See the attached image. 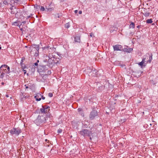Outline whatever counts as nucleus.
<instances>
[{
  "mask_svg": "<svg viewBox=\"0 0 158 158\" xmlns=\"http://www.w3.org/2000/svg\"><path fill=\"white\" fill-rule=\"evenodd\" d=\"M41 96V94L40 93H38L35 96L34 98L36 101H40L41 100V98H40Z\"/></svg>",
  "mask_w": 158,
  "mask_h": 158,
  "instance_id": "obj_12",
  "label": "nucleus"
},
{
  "mask_svg": "<svg viewBox=\"0 0 158 158\" xmlns=\"http://www.w3.org/2000/svg\"><path fill=\"white\" fill-rule=\"evenodd\" d=\"M65 27L66 28H68L70 27V24L69 23H67L65 24Z\"/></svg>",
  "mask_w": 158,
  "mask_h": 158,
  "instance_id": "obj_23",
  "label": "nucleus"
},
{
  "mask_svg": "<svg viewBox=\"0 0 158 158\" xmlns=\"http://www.w3.org/2000/svg\"><path fill=\"white\" fill-rule=\"evenodd\" d=\"M82 12L80 10L79 11L78 13L79 14H82Z\"/></svg>",
  "mask_w": 158,
  "mask_h": 158,
  "instance_id": "obj_49",
  "label": "nucleus"
},
{
  "mask_svg": "<svg viewBox=\"0 0 158 158\" xmlns=\"http://www.w3.org/2000/svg\"><path fill=\"white\" fill-rule=\"evenodd\" d=\"M45 141L46 142H47V143H48V142H49V140H48L47 139H46L45 140Z\"/></svg>",
  "mask_w": 158,
  "mask_h": 158,
  "instance_id": "obj_50",
  "label": "nucleus"
},
{
  "mask_svg": "<svg viewBox=\"0 0 158 158\" xmlns=\"http://www.w3.org/2000/svg\"><path fill=\"white\" fill-rule=\"evenodd\" d=\"M40 98H42V99L44 100L45 99V97H44L43 96H41L40 97Z\"/></svg>",
  "mask_w": 158,
  "mask_h": 158,
  "instance_id": "obj_46",
  "label": "nucleus"
},
{
  "mask_svg": "<svg viewBox=\"0 0 158 158\" xmlns=\"http://www.w3.org/2000/svg\"><path fill=\"white\" fill-rule=\"evenodd\" d=\"M17 9L16 8L13 9V10L11 11V13L12 14H15L17 12Z\"/></svg>",
  "mask_w": 158,
  "mask_h": 158,
  "instance_id": "obj_18",
  "label": "nucleus"
},
{
  "mask_svg": "<svg viewBox=\"0 0 158 158\" xmlns=\"http://www.w3.org/2000/svg\"><path fill=\"white\" fill-rule=\"evenodd\" d=\"M130 28H133L135 27V24L134 23L131 22L130 25L129 27Z\"/></svg>",
  "mask_w": 158,
  "mask_h": 158,
  "instance_id": "obj_20",
  "label": "nucleus"
},
{
  "mask_svg": "<svg viewBox=\"0 0 158 158\" xmlns=\"http://www.w3.org/2000/svg\"><path fill=\"white\" fill-rule=\"evenodd\" d=\"M30 17H31V15H29V16H28L27 17L26 19H28Z\"/></svg>",
  "mask_w": 158,
  "mask_h": 158,
  "instance_id": "obj_48",
  "label": "nucleus"
},
{
  "mask_svg": "<svg viewBox=\"0 0 158 158\" xmlns=\"http://www.w3.org/2000/svg\"><path fill=\"white\" fill-rule=\"evenodd\" d=\"M147 58L148 59V56H147Z\"/></svg>",
  "mask_w": 158,
  "mask_h": 158,
  "instance_id": "obj_64",
  "label": "nucleus"
},
{
  "mask_svg": "<svg viewBox=\"0 0 158 158\" xmlns=\"http://www.w3.org/2000/svg\"><path fill=\"white\" fill-rule=\"evenodd\" d=\"M77 110L79 113L83 111L82 109L81 108H79L77 109Z\"/></svg>",
  "mask_w": 158,
  "mask_h": 158,
  "instance_id": "obj_37",
  "label": "nucleus"
},
{
  "mask_svg": "<svg viewBox=\"0 0 158 158\" xmlns=\"http://www.w3.org/2000/svg\"><path fill=\"white\" fill-rule=\"evenodd\" d=\"M20 96L22 98H26V96L25 95H24V94L22 93H21L20 94Z\"/></svg>",
  "mask_w": 158,
  "mask_h": 158,
  "instance_id": "obj_25",
  "label": "nucleus"
},
{
  "mask_svg": "<svg viewBox=\"0 0 158 158\" xmlns=\"http://www.w3.org/2000/svg\"><path fill=\"white\" fill-rule=\"evenodd\" d=\"M152 19H149L147 20L146 23H152Z\"/></svg>",
  "mask_w": 158,
  "mask_h": 158,
  "instance_id": "obj_22",
  "label": "nucleus"
},
{
  "mask_svg": "<svg viewBox=\"0 0 158 158\" xmlns=\"http://www.w3.org/2000/svg\"><path fill=\"white\" fill-rule=\"evenodd\" d=\"M146 59V58H143V59H142V61H143V63H144L145 62V60Z\"/></svg>",
  "mask_w": 158,
  "mask_h": 158,
  "instance_id": "obj_41",
  "label": "nucleus"
},
{
  "mask_svg": "<svg viewBox=\"0 0 158 158\" xmlns=\"http://www.w3.org/2000/svg\"><path fill=\"white\" fill-rule=\"evenodd\" d=\"M2 85H3L4 84V82H2Z\"/></svg>",
  "mask_w": 158,
  "mask_h": 158,
  "instance_id": "obj_60",
  "label": "nucleus"
},
{
  "mask_svg": "<svg viewBox=\"0 0 158 158\" xmlns=\"http://www.w3.org/2000/svg\"><path fill=\"white\" fill-rule=\"evenodd\" d=\"M33 66H39L38 65V64L37 63H34V64H33Z\"/></svg>",
  "mask_w": 158,
  "mask_h": 158,
  "instance_id": "obj_40",
  "label": "nucleus"
},
{
  "mask_svg": "<svg viewBox=\"0 0 158 158\" xmlns=\"http://www.w3.org/2000/svg\"><path fill=\"white\" fill-rule=\"evenodd\" d=\"M89 139H90V140H91V139H92V138H91L90 137Z\"/></svg>",
  "mask_w": 158,
  "mask_h": 158,
  "instance_id": "obj_62",
  "label": "nucleus"
},
{
  "mask_svg": "<svg viewBox=\"0 0 158 158\" xmlns=\"http://www.w3.org/2000/svg\"><path fill=\"white\" fill-rule=\"evenodd\" d=\"M48 96L51 98L53 96V94L52 93H49L48 94Z\"/></svg>",
  "mask_w": 158,
  "mask_h": 158,
  "instance_id": "obj_33",
  "label": "nucleus"
},
{
  "mask_svg": "<svg viewBox=\"0 0 158 158\" xmlns=\"http://www.w3.org/2000/svg\"><path fill=\"white\" fill-rule=\"evenodd\" d=\"M0 70L2 71V73L5 74H9L10 73V68L6 64L2 65L0 68Z\"/></svg>",
  "mask_w": 158,
  "mask_h": 158,
  "instance_id": "obj_2",
  "label": "nucleus"
},
{
  "mask_svg": "<svg viewBox=\"0 0 158 158\" xmlns=\"http://www.w3.org/2000/svg\"><path fill=\"white\" fill-rule=\"evenodd\" d=\"M46 59H44L43 60V62H45V63L47 62V64H48V58H47L46 57Z\"/></svg>",
  "mask_w": 158,
  "mask_h": 158,
  "instance_id": "obj_36",
  "label": "nucleus"
},
{
  "mask_svg": "<svg viewBox=\"0 0 158 158\" xmlns=\"http://www.w3.org/2000/svg\"><path fill=\"white\" fill-rule=\"evenodd\" d=\"M50 107L49 106H42V108L40 109V111L42 113H45V114H47V116L48 115V112L50 110Z\"/></svg>",
  "mask_w": 158,
  "mask_h": 158,
  "instance_id": "obj_7",
  "label": "nucleus"
},
{
  "mask_svg": "<svg viewBox=\"0 0 158 158\" xmlns=\"http://www.w3.org/2000/svg\"><path fill=\"white\" fill-rule=\"evenodd\" d=\"M46 57L48 59V63L47 66L49 67H51V65H53V64H57V62H55L54 59H52V58H50L48 56H46Z\"/></svg>",
  "mask_w": 158,
  "mask_h": 158,
  "instance_id": "obj_8",
  "label": "nucleus"
},
{
  "mask_svg": "<svg viewBox=\"0 0 158 158\" xmlns=\"http://www.w3.org/2000/svg\"><path fill=\"white\" fill-rule=\"evenodd\" d=\"M25 59V57H22L21 58V60L20 64H22V63L23 62V61Z\"/></svg>",
  "mask_w": 158,
  "mask_h": 158,
  "instance_id": "obj_31",
  "label": "nucleus"
},
{
  "mask_svg": "<svg viewBox=\"0 0 158 158\" xmlns=\"http://www.w3.org/2000/svg\"><path fill=\"white\" fill-rule=\"evenodd\" d=\"M47 65H44L43 64H40L38 67V71L39 72H44L48 69L47 67Z\"/></svg>",
  "mask_w": 158,
  "mask_h": 158,
  "instance_id": "obj_5",
  "label": "nucleus"
},
{
  "mask_svg": "<svg viewBox=\"0 0 158 158\" xmlns=\"http://www.w3.org/2000/svg\"><path fill=\"white\" fill-rule=\"evenodd\" d=\"M19 0H11L10 1V5L12 6H13V4L15 5V3L18 4V3Z\"/></svg>",
  "mask_w": 158,
  "mask_h": 158,
  "instance_id": "obj_13",
  "label": "nucleus"
},
{
  "mask_svg": "<svg viewBox=\"0 0 158 158\" xmlns=\"http://www.w3.org/2000/svg\"><path fill=\"white\" fill-rule=\"evenodd\" d=\"M113 47L114 51H122L123 47L120 45L116 44L113 46Z\"/></svg>",
  "mask_w": 158,
  "mask_h": 158,
  "instance_id": "obj_9",
  "label": "nucleus"
},
{
  "mask_svg": "<svg viewBox=\"0 0 158 158\" xmlns=\"http://www.w3.org/2000/svg\"><path fill=\"white\" fill-rule=\"evenodd\" d=\"M87 72H91L92 71V69H90V68L89 67H87L86 69Z\"/></svg>",
  "mask_w": 158,
  "mask_h": 158,
  "instance_id": "obj_27",
  "label": "nucleus"
},
{
  "mask_svg": "<svg viewBox=\"0 0 158 158\" xmlns=\"http://www.w3.org/2000/svg\"><path fill=\"white\" fill-rule=\"evenodd\" d=\"M39 62V60H37V62L36 63H37L38 64V63Z\"/></svg>",
  "mask_w": 158,
  "mask_h": 158,
  "instance_id": "obj_58",
  "label": "nucleus"
},
{
  "mask_svg": "<svg viewBox=\"0 0 158 158\" xmlns=\"http://www.w3.org/2000/svg\"><path fill=\"white\" fill-rule=\"evenodd\" d=\"M26 23V21H23V22H22V23H21V24H22V23H23V24H25Z\"/></svg>",
  "mask_w": 158,
  "mask_h": 158,
  "instance_id": "obj_47",
  "label": "nucleus"
},
{
  "mask_svg": "<svg viewBox=\"0 0 158 158\" xmlns=\"http://www.w3.org/2000/svg\"><path fill=\"white\" fill-rule=\"evenodd\" d=\"M47 73H48V74L49 75L51 74V71H49V70L47 72Z\"/></svg>",
  "mask_w": 158,
  "mask_h": 158,
  "instance_id": "obj_42",
  "label": "nucleus"
},
{
  "mask_svg": "<svg viewBox=\"0 0 158 158\" xmlns=\"http://www.w3.org/2000/svg\"><path fill=\"white\" fill-rule=\"evenodd\" d=\"M46 9L48 11H50L52 10L53 9L52 8H51L50 7H48V8H46Z\"/></svg>",
  "mask_w": 158,
  "mask_h": 158,
  "instance_id": "obj_32",
  "label": "nucleus"
},
{
  "mask_svg": "<svg viewBox=\"0 0 158 158\" xmlns=\"http://www.w3.org/2000/svg\"><path fill=\"white\" fill-rule=\"evenodd\" d=\"M74 39V42L75 43H80L81 42L80 35H74L73 36Z\"/></svg>",
  "mask_w": 158,
  "mask_h": 158,
  "instance_id": "obj_10",
  "label": "nucleus"
},
{
  "mask_svg": "<svg viewBox=\"0 0 158 158\" xmlns=\"http://www.w3.org/2000/svg\"><path fill=\"white\" fill-rule=\"evenodd\" d=\"M6 97H7V98H8V97H9V95H8V94H6Z\"/></svg>",
  "mask_w": 158,
  "mask_h": 158,
  "instance_id": "obj_55",
  "label": "nucleus"
},
{
  "mask_svg": "<svg viewBox=\"0 0 158 158\" xmlns=\"http://www.w3.org/2000/svg\"><path fill=\"white\" fill-rule=\"evenodd\" d=\"M79 134L84 137L90 136V134H91V131L86 129H82V130L79 132Z\"/></svg>",
  "mask_w": 158,
  "mask_h": 158,
  "instance_id": "obj_4",
  "label": "nucleus"
},
{
  "mask_svg": "<svg viewBox=\"0 0 158 158\" xmlns=\"http://www.w3.org/2000/svg\"><path fill=\"white\" fill-rule=\"evenodd\" d=\"M47 116L46 115H39L37 118L35 120V122L37 125H39L41 123H45L47 120Z\"/></svg>",
  "mask_w": 158,
  "mask_h": 158,
  "instance_id": "obj_1",
  "label": "nucleus"
},
{
  "mask_svg": "<svg viewBox=\"0 0 158 158\" xmlns=\"http://www.w3.org/2000/svg\"><path fill=\"white\" fill-rule=\"evenodd\" d=\"M90 36L91 37L92 36V35L91 34H90Z\"/></svg>",
  "mask_w": 158,
  "mask_h": 158,
  "instance_id": "obj_61",
  "label": "nucleus"
},
{
  "mask_svg": "<svg viewBox=\"0 0 158 158\" xmlns=\"http://www.w3.org/2000/svg\"><path fill=\"white\" fill-rule=\"evenodd\" d=\"M23 27H20V30L21 31H23V25L22 26Z\"/></svg>",
  "mask_w": 158,
  "mask_h": 158,
  "instance_id": "obj_44",
  "label": "nucleus"
},
{
  "mask_svg": "<svg viewBox=\"0 0 158 158\" xmlns=\"http://www.w3.org/2000/svg\"><path fill=\"white\" fill-rule=\"evenodd\" d=\"M34 7L36 8V9H38V7H40L39 6L36 5V6H35Z\"/></svg>",
  "mask_w": 158,
  "mask_h": 158,
  "instance_id": "obj_43",
  "label": "nucleus"
},
{
  "mask_svg": "<svg viewBox=\"0 0 158 158\" xmlns=\"http://www.w3.org/2000/svg\"><path fill=\"white\" fill-rule=\"evenodd\" d=\"M33 49L34 50H39L40 48V46L39 45L34 44L33 45Z\"/></svg>",
  "mask_w": 158,
  "mask_h": 158,
  "instance_id": "obj_14",
  "label": "nucleus"
},
{
  "mask_svg": "<svg viewBox=\"0 0 158 158\" xmlns=\"http://www.w3.org/2000/svg\"><path fill=\"white\" fill-rule=\"evenodd\" d=\"M132 48L128 47L127 46L126 48H125L122 49V51H123L125 52H127L128 53L131 52L132 51Z\"/></svg>",
  "mask_w": 158,
  "mask_h": 158,
  "instance_id": "obj_11",
  "label": "nucleus"
},
{
  "mask_svg": "<svg viewBox=\"0 0 158 158\" xmlns=\"http://www.w3.org/2000/svg\"><path fill=\"white\" fill-rule=\"evenodd\" d=\"M21 132V129L19 127H17L13 128L10 130V133L12 135L18 136Z\"/></svg>",
  "mask_w": 158,
  "mask_h": 158,
  "instance_id": "obj_3",
  "label": "nucleus"
},
{
  "mask_svg": "<svg viewBox=\"0 0 158 158\" xmlns=\"http://www.w3.org/2000/svg\"><path fill=\"white\" fill-rule=\"evenodd\" d=\"M20 64V65L21 66L22 68H23V69H25L26 67V66H25V64H23V63H22V64Z\"/></svg>",
  "mask_w": 158,
  "mask_h": 158,
  "instance_id": "obj_30",
  "label": "nucleus"
},
{
  "mask_svg": "<svg viewBox=\"0 0 158 158\" xmlns=\"http://www.w3.org/2000/svg\"><path fill=\"white\" fill-rule=\"evenodd\" d=\"M2 73V71L0 70V74H1Z\"/></svg>",
  "mask_w": 158,
  "mask_h": 158,
  "instance_id": "obj_57",
  "label": "nucleus"
},
{
  "mask_svg": "<svg viewBox=\"0 0 158 158\" xmlns=\"http://www.w3.org/2000/svg\"><path fill=\"white\" fill-rule=\"evenodd\" d=\"M98 112L95 110H93L90 113L89 117L90 120H92L94 118L98 116Z\"/></svg>",
  "mask_w": 158,
  "mask_h": 158,
  "instance_id": "obj_6",
  "label": "nucleus"
},
{
  "mask_svg": "<svg viewBox=\"0 0 158 158\" xmlns=\"http://www.w3.org/2000/svg\"><path fill=\"white\" fill-rule=\"evenodd\" d=\"M3 3L5 5H8V4L7 1L6 0H4L3 1Z\"/></svg>",
  "mask_w": 158,
  "mask_h": 158,
  "instance_id": "obj_35",
  "label": "nucleus"
},
{
  "mask_svg": "<svg viewBox=\"0 0 158 158\" xmlns=\"http://www.w3.org/2000/svg\"><path fill=\"white\" fill-rule=\"evenodd\" d=\"M143 14L146 17H148L150 15V13L148 12H144V13H143Z\"/></svg>",
  "mask_w": 158,
  "mask_h": 158,
  "instance_id": "obj_16",
  "label": "nucleus"
},
{
  "mask_svg": "<svg viewBox=\"0 0 158 158\" xmlns=\"http://www.w3.org/2000/svg\"><path fill=\"white\" fill-rule=\"evenodd\" d=\"M150 81L151 83L153 85H154L156 84V83L154 82V81L152 80H150Z\"/></svg>",
  "mask_w": 158,
  "mask_h": 158,
  "instance_id": "obj_39",
  "label": "nucleus"
},
{
  "mask_svg": "<svg viewBox=\"0 0 158 158\" xmlns=\"http://www.w3.org/2000/svg\"><path fill=\"white\" fill-rule=\"evenodd\" d=\"M77 12H78V11L77 10H75L74 11V12H75V14L77 13Z\"/></svg>",
  "mask_w": 158,
  "mask_h": 158,
  "instance_id": "obj_51",
  "label": "nucleus"
},
{
  "mask_svg": "<svg viewBox=\"0 0 158 158\" xmlns=\"http://www.w3.org/2000/svg\"><path fill=\"white\" fill-rule=\"evenodd\" d=\"M25 86H26V89H28V88L29 87L27 86H26V85H25Z\"/></svg>",
  "mask_w": 158,
  "mask_h": 158,
  "instance_id": "obj_52",
  "label": "nucleus"
},
{
  "mask_svg": "<svg viewBox=\"0 0 158 158\" xmlns=\"http://www.w3.org/2000/svg\"><path fill=\"white\" fill-rule=\"evenodd\" d=\"M97 71L95 69H94V70L93 71V73L94 74V75H93L94 76H96L97 77L98 76V74L97 73Z\"/></svg>",
  "mask_w": 158,
  "mask_h": 158,
  "instance_id": "obj_19",
  "label": "nucleus"
},
{
  "mask_svg": "<svg viewBox=\"0 0 158 158\" xmlns=\"http://www.w3.org/2000/svg\"><path fill=\"white\" fill-rule=\"evenodd\" d=\"M33 15V14H30V15H31V16Z\"/></svg>",
  "mask_w": 158,
  "mask_h": 158,
  "instance_id": "obj_59",
  "label": "nucleus"
},
{
  "mask_svg": "<svg viewBox=\"0 0 158 158\" xmlns=\"http://www.w3.org/2000/svg\"><path fill=\"white\" fill-rule=\"evenodd\" d=\"M45 8L43 6H41V7L40 10L41 11H44L45 10Z\"/></svg>",
  "mask_w": 158,
  "mask_h": 158,
  "instance_id": "obj_38",
  "label": "nucleus"
},
{
  "mask_svg": "<svg viewBox=\"0 0 158 158\" xmlns=\"http://www.w3.org/2000/svg\"><path fill=\"white\" fill-rule=\"evenodd\" d=\"M89 125V124H88V123H87V124L85 123H83V126L82 127V128H87Z\"/></svg>",
  "mask_w": 158,
  "mask_h": 158,
  "instance_id": "obj_17",
  "label": "nucleus"
},
{
  "mask_svg": "<svg viewBox=\"0 0 158 158\" xmlns=\"http://www.w3.org/2000/svg\"><path fill=\"white\" fill-rule=\"evenodd\" d=\"M55 60V62H57V63L58 62V60H56V59H55V60Z\"/></svg>",
  "mask_w": 158,
  "mask_h": 158,
  "instance_id": "obj_54",
  "label": "nucleus"
},
{
  "mask_svg": "<svg viewBox=\"0 0 158 158\" xmlns=\"http://www.w3.org/2000/svg\"><path fill=\"white\" fill-rule=\"evenodd\" d=\"M5 75V74L2 73V74H0V78L1 79H3L4 77V76Z\"/></svg>",
  "mask_w": 158,
  "mask_h": 158,
  "instance_id": "obj_26",
  "label": "nucleus"
},
{
  "mask_svg": "<svg viewBox=\"0 0 158 158\" xmlns=\"http://www.w3.org/2000/svg\"><path fill=\"white\" fill-rule=\"evenodd\" d=\"M13 24L15 26H19V28H20L21 25H22V24H21L20 25H19V24L16 22H14L13 23Z\"/></svg>",
  "mask_w": 158,
  "mask_h": 158,
  "instance_id": "obj_21",
  "label": "nucleus"
},
{
  "mask_svg": "<svg viewBox=\"0 0 158 158\" xmlns=\"http://www.w3.org/2000/svg\"><path fill=\"white\" fill-rule=\"evenodd\" d=\"M24 69H23V71L24 72V74H25L26 73L27 71L26 70H25Z\"/></svg>",
  "mask_w": 158,
  "mask_h": 158,
  "instance_id": "obj_45",
  "label": "nucleus"
},
{
  "mask_svg": "<svg viewBox=\"0 0 158 158\" xmlns=\"http://www.w3.org/2000/svg\"><path fill=\"white\" fill-rule=\"evenodd\" d=\"M62 130L61 129H60V128L58 129L57 131V132L58 133H61L62 132Z\"/></svg>",
  "mask_w": 158,
  "mask_h": 158,
  "instance_id": "obj_34",
  "label": "nucleus"
},
{
  "mask_svg": "<svg viewBox=\"0 0 158 158\" xmlns=\"http://www.w3.org/2000/svg\"><path fill=\"white\" fill-rule=\"evenodd\" d=\"M148 55L149 56V60L147 61V63H150L152 59V54H151V55H150L149 54H148Z\"/></svg>",
  "mask_w": 158,
  "mask_h": 158,
  "instance_id": "obj_15",
  "label": "nucleus"
},
{
  "mask_svg": "<svg viewBox=\"0 0 158 158\" xmlns=\"http://www.w3.org/2000/svg\"><path fill=\"white\" fill-rule=\"evenodd\" d=\"M79 114H80L83 117H84V114L83 111L79 112Z\"/></svg>",
  "mask_w": 158,
  "mask_h": 158,
  "instance_id": "obj_29",
  "label": "nucleus"
},
{
  "mask_svg": "<svg viewBox=\"0 0 158 158\" xmlns=\"http://www.w3.org/2000/svg\"><path fill=\"white\" fill-rule=\"evenodd\" d=\"M49 118H50L52 117V116L50 114V115H49Z\"/></svg>",
  "mask_w": 158,
  "mask_h": 158,
  "instance_id": "obj_56",
  "label": "nucleus"
},
{
  "mask_svg": "<svg viewBox=\"0 0 158 158\" xmlns=\"http://www.w3.org/2000/svg\"><path fill=\"white\" fill-rule=\"evenodd\" d=\"M36 52H35L34 55L35 56H37L39 55V50H35Z\"/></svg>",
  "mask_w": 158,
  "mask_h": 158,
  "instance_id": "obj_28",
  "label": "nucleus"
},
{
  "mask_svg": "<svg viewBox=\"0 0 158 158\" xmlns=\"http://www.w3.org/2000/svg\"><path fill=\"white\" fill-rule=\"evenodd\" d=\"M46 146H48V144H47V145H45Z\"/></svg>",
  "mask_w": 158,
  "mask_h": 158,
  "instance_id": "obj_63",
  "label": "nucleus"
},
{
  "mask_svg": "<svg viewBox=\"0 0 158 158\" xmlns=\"http://www.w3.org/2000/svg\"><path fill=\"white\" fill-rule=\"evenodd\" d=\"M10 9L11 10H13V8L12 7H10Z\"/></svg>",
  "mask_w": 158,
  "mask_h": 158,
  "instance_id": "obj_53",
  "label": "nucleus"
},
{
  "mask_svg": "<svg viewBox=\"0 0 158 158\" xmlns=\"http://www.w3.org/2000/svg\"><path fill=\"white\" fill-rule=\"evenodd\" d=\"M144 63L143 62V61H141L140 62H139L138 63L139 65V66H140L141 67V68H142L143 67V64H144Z\"/></svg>",
  "mask_w": 158,
  "mask_h": 158,
  "instance_id": "obj_24",
  "label": "nucleus"
}]
</instances>
